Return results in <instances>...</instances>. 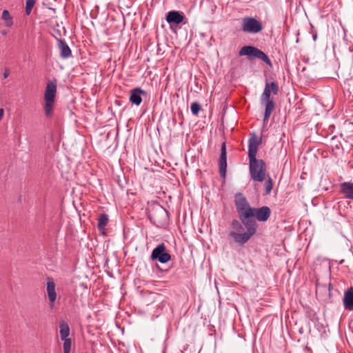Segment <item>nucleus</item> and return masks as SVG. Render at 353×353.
Returning <instances> with one entry per match:
<instances>
[{
  "label": "nucleus",
  "instance_id": "f257e3e1",
  "mask_svg": "<svg viewBox=\"0 0 353 353\" xmlns=\"http://www.w3.org/2000/svg\"><path fill=\"white\" fill-rule=\"evenodd\" d=\"M234 205L239 216V220L232 221L231 226L236 231H231L229 236L234 242L243 245L250 241L257 232V223L267 221L270 215L271 210L268 206L252 208L246 197L241 193L234 195Z\"/></svg>",
  "mask_w": 353,
  "mask_h": 353
},
{
  "label": "nucleus",
  "instance_id": "f03ea898",
  "mask_svg": "<svg viewBox=\"0 0 353 353\" xmlns=\"http://www.w3.org/2000/svg\"><path fill=\"white\" fill-rule=\"evenodd\" d=\"M261 143V138H258L254 133L250 134L248 141L249 171L251 179L258 182L265 180L266 173L265 161L256 157L258 147Z\"/></svg>",
  "mask_w": 353,
  "mask_h": 353
},
{
  "label": "nucleus",
  "instance_id": "7ed1b4c3",
  "mask_svg": "<svg viewBox=\"0 0 353 353\" xmlns=\"http://www.w3.org/2000/svg\"><path fill=\"white\" fill-rule=\"evenodd\" d=\"M147 210L148 219L155 226L163 228L168 224V212L159 203H151Z\"/></svg>",
  "mask_w": 353,
  "mask_h": 353
},
{
  "label": "nucleus",
  "instance_id": "20e7f679",
  "mask_svg": "<svg viewBox=\"0 0 353 353\" xmlns=\"http://www.w3.org/2000/svg\"><path fill=\"white\" fill-rule=\"evenodd\" d=\"M57 88V85L56 79L49 81L47 83L44 92V112L46 117H50L52 113L55 102Z\"/></svg>",
  "mask_w": 353,
  "mask_h": 353
},
{
  "label": "nucleus",
  "instance_id": "39448f33",
  "mask_svg": "<svg viewBox=\"0 0 353 353\" xmlns=\"http://www.w3.org/2000/svg\"><path fill=\"white\" fill-rule=\"evenodd\" d=\"M239 56H247L250 59H259L265 62L270 67L272 63L268 56L260 49L252 46H245L239 52Z\"/></svg>",
  "mask_w": 353,
  "mask_h": 353
},
{
  "label": "nucleus",
  "instance_id": "423d86ee",
  "mask_svg": "<svg viewBox=\"0 0 353 353\" xmlns=\"http://www.w3.org/2000/svg\"><path fill=\"white\" fill-rule=\"evenodd\" d=\"M263 28V24L253 17H244L242 19V30L245 32L258 33Z\"/></svg>",
  "mask_w": 353,
  "mask_h": 353
},
{
  "label": "nucleus",
  "instance_id": "0eeeda50",
  "mask_svg": "<svg viewBox=\"0 0 353 353\" xmlns=\"http://www.w3.org/2000/svg\"><path fill=\"white\" fill-rule=\"evenodd\" d=\"M150 259L157 260L161 263H165L171 259V255L166 252V247L163 243L159 244L152 252Z\"/></svg>",
  "mask_w": 353,
  "mask_h": 353
},
{
  "label": "nucleus",
  "instance_id": "6e6552de",
  "mask_svg": "<svg viewBox=\"0 0 353 353\" xmlns=\"http://www.w3.org/2000/svg\"><path fill=\"white\" fill-rule=\"evenodd\" d=\"M227 170L226 143L223 142L221 147V154L219 159V172L221 178L225 179Z\"/></svg>",
  "mask_w": 353,
  "mask_h": 353
},
{
  "label": "nucleus",
  "instance_id": "1a4fd4ad",
  "mask_svg": "<svg viewBox=\"0 0 353 353\" xmlns=\"http://www.w3.org/2000/svg\"><path fill=\"white\" fill-rule=\"evenodd\" d=\"M46 291L50 301L51 308H53L54 303L57 299L56 284L52 278H47Z\"/></svg>",
  "mask_w": 353,
  "mask_h": 353
},
{
  "label": "nucleus",
  "instance_id": "9d476101",
  "mask_svg": "<svg viewBox=\"0 0 353 353\" xmlns=\"http://www.w3.org/2000/svg\"><path fill=\"white\" fill-rule=\"evenodd\" d=\"M146 92L141 88H135L130 91L129 101L132 104L139 106L142 102L141 95L145 96Z\"/></svg>",
  "mask_w": 353,
  "mask_h": 353
},
{
  "label": "nucleus",
  "instance_id": "9b49d317",
  "mask_svg": "<svg viewBox=\"0 0 353 353\" xmlns=\"http://www.w3.org/2000/svg\"><path fill=\"white\" fill-rule=\"evenodd\" d=\"M184 18L183 13L175 10L168 12L166 15V21L170 24L179 25L183 22Z\"/></svg>",
  "mask_w": 353,
  "mask_h": 353
},
{
  "label": "nucleus",
  "instance_id": "f8f14e48",
  "mask_svg": "<svg viewBox=\"0 0 353 353\" xmlns=\"http://www.w3.org/2000/svg\"><path fill=\"white\" fill-rule=\"evenodd\" d=\"M58 48L60 50V57L63 59H67L72 56V50L63 39H57Z\"/></svg>",
  "mask_w": 353,
  "mask_h": 353
},
{
  "label": "nucleus",
  "instance_id": "ddd939ff",
  "mask_svg": "<svg viewBox=\"0 0 353 353\" xmlns=\"http://www.w3.org/2000/svg\"><path fill=\"white\" fill-rule=\"evenodd\" d=\"M343 307L345 310L353 311V288H348L344 292L343 299Z\"/></svg>",
  "mask_w": 353,
  "mask_h": 353
},
{
  "label": "nucleus",
  "instance_id": "4468645a",
  "mask_svg": "<svg viewBox=\"0 0 353 353\" xmlns=\"http://www.w3.org/2000/svg\"><path fill=\"white\" fill-rule=\"evenodd\" d=\"M339 192L345 198L353 200V183L343 182L341 183Z\"/></svg>",
  "mask_w": 353,
  "mask_h": 353
},
{
  "label": "nucleus",
  "instance_id": "2eb2a0df",
  "mask_svg": "<svg viewBox=\"0 0 353 353\" xmlns=\"http://www.w3.org/2000/svg\"><path fill=\"white\" fill-rule=\"evenodd\" d=\"M265 104V112H264V117H263V122H265L268 121L269 117H270L272 111L275 108V103L273 100L271 101H265L264 103Z\"/></svg>",
  "mask_w": 353,
  "mask_h": 353
},
{
  "label": "nucleus",
  "instance_id": "dca6fc26",
  "mask_svg": "<svg viewBox=\"0 0 353 353\" xmlns=\"http://www.w3.org/2000/svg\"><path fill=\"white\" fill-rule=\"evenodd\" d=\"M108 221L109 218L108 214H101L99 216V218L98 219L97 228L99 231L102 232L103 234H104V231L105 230V227L108 223Z\"/></svg>",
  "mask_w": 353,
  "mask_h": 353
},
{
  "label": "nucleus",
  "instance_id": "f3484780",
  "mask_svg": "<svg viewBox=\"0 0 353 353\" xmlns=\"http://www.w3.org/2000/svg\"><path fill=\"white\" fill-rule=\"evenodd\" d=\"M60 328V337L61 340L68 339V336L70 334V327L67 323L65 321H62L59 325Z\"/></svg>",
  "mask_w": 353,
  "mask_h": 353
},
{
  "label": "nucleus",
  "instance_id": "a211bd4d",
  "mask_svg": "<svg viewBox=\"0 0 353 353\" xmlns=\"http://www.w3.org/2000/svg\"><path fill=\"white\" fill-rule=\"evenodd\" d=\"M271 92H272L270 90V88H269V82L268 80H266L265 88H264V90L261 97V103H263L264 101H265L273 100L272 99L270 98Z\"/></svg>",
  "mask_w": 353,
  "mask_h": 353
},
{
  "label": "nucleus",
  "instance_id": "6ab92c4d",
  "mask_svg": "<svg viewBox=\"0 0 353 353\" xmlns=\"http://www.w3.org/2000/svg\"><path fill=\"white\" fill-rule=\"evenodd\" d=\"M1 19L5 21L6 27H11L13 25L12 17L7 10H4L2 12Z\"/></svg>",
  "mask_w": 353,
  "mask_h": 353
},
{
  "label": "nucleus",
  "instance_id": "aec40b11",
  "mask_svg": "<svg viewBox=\"0 0 353 353\" xmlns=\"http://www.w3.org/2000/svg\"><path fill=\"white\" fill-rule=\"evenodd\" d=\"M265 192L263 195H268L270 194L272 188H273V182L270 176H268V179L265 181L264 184Z\"/></svg>",
  "mask_w": 353,
  "mask_h": 353
},
{
  "label": "nucleus",
  "instance_id": "412c9836",
  "mask_svg": "<svg viewBox=\"0 0 353 353\" xmlns=\"http://www.w3.org/2000/svg\"><path fill=\"white\" fill-rule=\"evenodd\" d=\"M35 4V0H26L25 12L27 15L31 13V11Z\"/></svg>",
  "mask_w": 353,
  "mask_h": 353
},
{
  "label": "nucleus",
  "instance_id": "4be33fe9",
  "mask_svg": "<svg viewBox=\"0 0 353 353\" xmlns=\"http://www.w3.org/2000/svg\"><path fill=\"white\" fill-rule=\"evenodd\" d=\"M190 110L192 114L196 116L201 110V106L198 102H193L191 104Z\"/></svg>",
  "mask_w": 353,
  "mask_h": 353
},
{
  "label": "nucleus",
  "instance_id": "5701e85b",
  "mask_svg": "<svg viewBox=\"0 0 353 353\" xmlns=\"http://www.w3.org/2000/svg\"><path fill=\"white\" fill-rule=\"evenodd\" d=\"M269 88H270L271 92L274 94H277L279 90L278 84L272 81L271 83L269 82Z\"/></svg>",
  "mask_w": 353,
  "mask_h": 353
},
{
  "label": "nucleus",
  "instance_id": "b1692460",
  "mask_svg": "<svg viewBox=\"0 0 353 353\" xmlns=\"http://www.w3.org/2000/svg\"><path fill=\"white\" fill-rule=\"evenodd\" d=\"M63 341V350L71 351L72 341L70 339H64Z\"/></svg>",
  "mask_w": 353,
  "mask_h": 353
},
{
  "label": "nucleus",
  "instance_id": "393cba45",
  "mask_svg": "<svg viewBox=\"0 0 353 353\" xmlns=\"http://www.w3.org/2000/svg\"><path fill=\"white\" fill-rule=\"evenodd\" d=\"M10 74V70L8 68H4V72L3 73V79L8 78Z\"/></svg>",
  "mask_w": 353,
  "mask_h": 353
},
{
  "label": "nucleus",
  "instance_id": "a878e982",
  "mask_svg": "<svg viewBox=\"0 0 353 353\" xmlns=\"http://www.w3.org/2000/svg\"><path fill=\"white\" fill-rule=\"evenodd\" d=\"M157 268L159 270H162L161 269V268L159 267V265H157Z\"/></svg>",
  "mask_w": 353,
  "mask_h": 353
},
{
  "label": "nucleus",
  "instance_id": "bb28decb",
  "mask_svg": "<svg viewBox=\"0 0 353 353\" xmlns=\"http://www.w3.org/2000/svg\"><path fill=\"white\" fill-rule=\"evenodd\" d=\"M63 353H70V351H65V350H63Z\"/></svg>",
  "mask_w": 353,
  "mask_h": 353
},
{
  "label": "nucleus",
  "instance_id": "cd10ccee",
  "mask_svg": "<svg viewBox=\"0 0 353 353\" xmlns=\"http://www.w3.org/2000/svg\"><path fill=\"white\" fill-rule=\"evenodd\" d=\"M2 34H3V35H6V32H2Z\"/></svg>",
  "mask_w": 353,
  "mask_h": 353
},
{
  "label": "nucleus",
  "instance_id": "c85d7f7f",
  "mask_svg": "<svg viewBox=\"0 0 353 353\" xmlns=\"http://www.w3.org/2000/svg\"><path fill=\"white\" fill-rule=\"evenodd\" d=\"M316 39V35L314 36V39L315 40Z\"/></svg>",
  "mask_w": 353,
  "mask_h": 353
}]
</instances>
